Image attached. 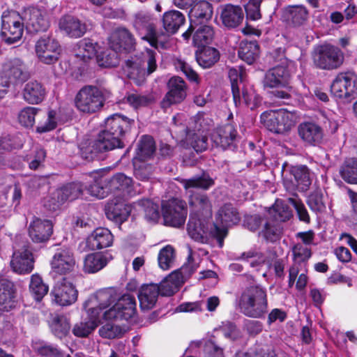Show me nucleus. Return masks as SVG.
I'll list each match as a JSON object with an SVG mask.
<instances>
[{"mask_svg":"<svg viewBox=\"0 0 357 357\" xmlns=\"http://www.w3.org/2000/svg\"><path fill=\"white\" fill-rule=\"evenodd\" d=\"M24 31V18L15 10H6L1 15L0 36L6 43L13 44L19 41Z\"/></svg>","mask_w":357,"mask_h":357,"instance_id":"6e6552de","label":"nucleus"},{"mask_svg":"<svg viewBox=\"0 0 357 357\" xmlns=\"http://www.w3.org/2000/svg\"><path fill=\"white\" fill-rule=\"evenodd\" d=\"M107 217L114 222L121 224L130 215L131 208L121 197H116L107 203L105 208Z\"/></svg>","mask_w":357,"mask_h":357,"instance_id":"5701e85b","label":"nucleus"},{"mask_svg":"<svg viewBox=\"0 0 357 357\" xmlns=\"http://www.w3.org/2000/svg\"><path fill=\"white\" fill-rule=\"evenodd\" d=\"M185 142L197 153L206 150L208 147V138L200 131L187 130Z\"/></svg>","mask_w":357,"mask_h":357,"instance_id":"a18cd8bd","label":"nucleus"},{"mask_svg":"<svg viewBox=\"0 0 357 357\" xmlns=\"http://www.w3.org/2000/svg\"><path fill=\"white\" fill-rule=\"evenodd\" d=\"M105 98L103 92L96 86H85L77 93L75 103L82 113L93 114L100 111L104 106Z\"/></svg>","mask_w":357,"mask_h":357,"instance_id":"423d86ee","label":"nucleus"},{"mask_svg":"<svg viewBox=\"0 0 357 357\" xmlns=\"http://www.w3.org/2000/svg\"><path fill=\"white\" fill-rule=\"evenodd\" d=\"M134 175L140 181H147L152 175L153 168L144 160L133 159Z\"/></svg>","mask_w":357,"mask_h":357,"instance_id":"13d9d810","label":"nucleus"},{"mask_svg":"<svg viewBox=\"0 0 357 357\" xmlns=\"http://www.w3.org/2000/svg\"><path fill=\"white\" fill-rule=\"evenodd\" d=\"M105 183L108 195L116 192L123 193L125 191L129 192V188L132 183V179L123 174L119 173L112 177L105 176Z\"/></svg>","mask_w":357,"mask_h":357,"instance_id":"e433bc0d","label":"nucleus"},{"mask_svg":"<svg viewBox=\"0 0 357 357\" xmlns=\"http://www.w3.org/2000/svg\"><path fill=\"white\" fill-rule=\"evenodd\" d=\"M37 115H42L39 109L33 107H26L20 112L18 120L23 126L31 128L33 126L35 118Z\"/></svg>","mask_w":357,"mask_h":357,"instance_id":"6e6d98bb","label":"nucleus"},{"mask_svg":"<svg viewBox=\"0 0 357 357\" xmlns=\"http://www.w3.org/2000/svg\"><path fill=\"white\" fill-rule=\"evenodd\" d=\"M123 70L128 77L138 86L143 84L148 76L142 59L138 57H132L130 59H128L125 63Z\"/></svg>","mask_w":357,"mask_h":357,"instance_id":"cd10ccee","label":"nucleus"},{"mask_svg":"<svg viewBox=\"0 0 357 357\" xmlns=\"http://www.w3.org/2000/svg\"><path fill=\"white\" fill-rule=\"evenodd\" d=\"M220 18L222 24L228 28H236L241 24L244 14L240 6L226 4L221 6Z\"/></svg>","mask_w":357,"mask_h":357,"instance_id":"c756f323","label":"nucleus"},{"mask_svg":"<svg viewBox=\"0 0 357 357\" xmlns=\"http://www.w3.org/2000/svg\"><path fill=\"white\" fill-rule=\"evenodd\" d=\"M204 351L208 357H225L224 348L212 340L204 342Z\"/></svg>","mask_w":357,"mask_h":357,"instance_id":"e2e57ef3","label":"nucleus"},{"mask_svg":"<svg viewBox=\"0 0 357 357\" xmlns=\"http://www.w3.org/2000/svg\"><path fill=\"white\" fill-rule=\"evenodd\" d=\"M288 202L282 199H277L274 205L269 209V214L279 222H285L292 216L291 210L288 206Z\"/></svg>","mask_w":357,"mask_h":357,"instance_id":"de8ad7c7","label":"nucleus"},{"mask_svg":"<svg viewBox=\"0 0 357 357\" xmlns=\"http://www.w3.org/2000/svg\"><path fill=\"white\" fill-rule=\"evenodd\" d=\"M307 204L312 211L317 212L323 211L326 208L323 200V195L318 191L313 192L310 195L307 199Z\"/></svg>","mask_w":357,"mask_h":357,"instance_id":"0e129e2a","label":"nucleus"},{"mask_svg":"<svg viewBox=\"0 0 357 357\" xmlns=\"http://www.w3.org/2000/svg\"><path fill=\"white\" fill-rule=\"evenodd\" d=\"M123 70L128 77L138 86L143 84L148 76L142 59L138 57H132L130 59H128L125 63Z\"/></svg>","mask_w":357,"mask_h":357,"instance_id":"c85d7f7f","label":"nucleus"},{"mask_svg":"<svg viewBox=\"0 0 357 357\" xmlns=\"http://www.w3.org/2000/svg\"><path fill=\"white\" fill-rule=\"evenodd\" d=\"M51 328L56 336L62 338L67 335L70 331V326L66 317L63 316H56L52 321Z\"/></svg>","mask_w":357,"mask_h":357,"instance_id":"4d7b16f0","label":"nucleus"},{"mask_svg":"<svg viewBox=\"0 0 357 357\" xmlns=\"http://www.w3.org/2000/svg\"><path fill=\"white\" fill-rule=\"evenodd\" d=\"M291 80V75L287 67L277 66L270 69L265 75L264 83L270 88L284 87L287 89Z\"/></svg>","mask_w":357,"mask_h":357,"instance_id":"4be33fe9","label":"nucleus"},{"mask_svg":"<svg viewBox=\"0 0 357 357\" xmlns=\"http://www.w3.org/2000/svg\"><path fill=\"white\" fill-rule=\"evenodd\" d=\"M135 38L132 33L125 27H117L114 29L109 37V47L114 50L112 57L114 60L108 61L100 63L98 59L99 65L104 67H112L117 65V54L118 52L122 51H131L135 47Z\"/></svg>","mask_w":357,"mask_h":357,"instance_id":"0eeeda50","label":"nucleus"},{"mask_svg":"<svg viewBox=\"0 0 357 357\" xmlns=\"http://www.w3.org/2000/svg\"><path fill=\"white\" fill-rule=\"evenodd\" d=\"M228 75L231 82L234 102L236 106H237L238 105H240L241 102V93L238 84V82H241L243 80V72L241 68H233L229 69Z\"/></svg>","mask_w":357,"mask_h":357,"instance_id":"8fccbe9b","label":"nucleus"},{"mask_svg":"<svg viewBox=\"0 0 357 357\" xmlns=\"http://www.w3.org/2000/svg\"><path fill=\"white\" fill-rule=\"evenodd\" d=\"M15 289L13 283L0 278V310L9 311L15 306Z\"/></svg>","mask_w":357,"mask_h":357,"instance_id":"473e14b6","label":"nucleus"},{"mask_svg":"<svg viewBox=\"0 0 357 357\" xmlns=\"http://www.w3.org/2000/svg\"><path fill=\"white\" fill-rule=\"evenodd\" d=\"M107 264V259L100 253H93L86 256L84 261V271L93 273L101 270Z\"/></svg>","mask_w":357,"mask_h":357,"instance_id":"49530a36","label":"nucleus"},{"mask_svg":"<svg viewBox=\"0 0 357 357\" xmlns=\"http://www.w3.org/2000/svg\"><path fill=\"white\" fill-rule=\"evenodd\" d=\"M126 102L135 109L146 107L153 102L151 96L138 93H129L126 97Z\"/></svg>","mask_w":357,"mask_h":357,"instance_id":"bf43d9fd","label":"nucleus"},{"mask_svg":"<svg viewBox=\"0 0 357 357\" xmlns=\"http://www.w3.org/2000/svg\"><path fill=\"white\" fill-rule=\"evenodd\" d=\"M75 266V259L72 250L66 247L59 248L56 250L51 260L52 273L66 275L73 271Z\"/></svg>","mask_w":357,"mask_h":357,"instance_id":"4468645a","label":"nucleus"},{"mask_svg":"<svg viewBox=\"0 0 357 357\" xmlns=\"http://www.w3.org/2000/svg\"><path fill=\"white\" fill-rule=\"evenodd\" d=\"M185 21L184 15L178 10H172L163 14V27L170 33H175L184 24Z\"/></svg>","mask_w":357,"mask_h":357,"instance_id":"a19ab883","label":"nucleus"},{"mask_svg":"<svg viewBox=\"0 0 357 357\" xmlns=\"http://www.w3.org/2000/svg\"><path fill=\"white\" fill-rule=\"evenodd\" d=\"M181 183L189 194V204L192 210L204 217L211 216L212 205L208 196L195 192L194 188L208 190L214 185L213 179L208 174L203 173L189 179H183Z\"/></svg>","mask_w":357,"mask_h":357,"instance_id":"7ed1b4c3","label":"nucleus"},{"mask_svg":"<svg viewBox=\"0 0 357 357\" xmlns=\"http://www.w3.org/2000/svg\"><path fill=\"white\" fill-rule=\"evenodd\" d=\"M162 213L165 225L180 227L184 225L188 208L186 203L178 198H172L162 202Z\"/></svg>","mask_w":357,"mask_h":357,"instance_id":"9b49d317","label":"nucleus"},{"mask_svg":"<svg viewBox=\"0 0 357 357\" xmlns=\"http://www.w3.org/2000/svg\"><path fill=\"white\" fill-rule=\"evenodd\" d=\"M98 43H93L90 39H84L79 43V48L83 51V57L91 59L95 56L98 52Z\"/></svg>","mask_w":357,"mask_h":357,"instance_id":"774afa93","label":"nucleus"},{"mask_svg":"<svg viewBox=\"0 0 357 357\" xmlns=\"http://www.w3.org/2000/svg\"><path fill=\"white\" fill-rule=\"evenodd\" d=\"M160 287L155 284H143L139 289L137 296L142 310L153 308L160 294Z\"/></svg>","mask_w":357,"mask_h":357,"instance_id":"2f4dec72","label":"nucleus"},{"mask_svg":"<svg viewBox=\"0 0 357 357\" xmlns=\"http://www.w3.org/2000/svg\"><path fill=\"white\" fill-rule=\"evenodd\" d=\"M33 257L28 244L15 250L10 261L13 270L20 274L30 273L33 268Z\"/></svg>","mask_w":357,"mask_h":357,"instance_id":"a211bd4d","label":"nucleus"},{"mask_svg":"<svg viewBox=\"0 0 357 357\" xmlns=\"http://www.w3.org/2000/svg\"><path fill=\"white\" fill-rule=\"evenodd\" d=\"M212 15V5L206 1H200L195 3L189 13L192 26L204 24L211 19Z\"/></svg>","mask_w":357,"mask_h":357,"instance_id":"7c9ffc66","label":"nucleus"},{"mask_svg":"<svg viewBox=\"0 0 357 357\" xmlns=\"http://www.w3.org/2000/svg\"><path fill=\"white\" fill-rule=\"evenodd\" d=\"M260 119L264 126L277 134H284L294 126L293 114L285 109L266 111Z\"/></svg>","mask_w":357,"mask_h":357,"instance_id":"1a4fd4ad","label":"nucleus"},{"mask_svg":"<svg viewBox=\"0 0 357 357\" xmlns=\"http://www.w3.org/2000/svg\"><path fill=\"white\" fill-rule=\"evenodd\" d=\"M114 301L112 291L107 289L91 295L84 303V307L87 308L91 319L75 324L73 333L78 337H87L100 324L99 311L109 307Z\"/></svg>","mask_w":357,"mask_h":357,"instance_id":"f03ea898","label":"nucleus"},{"mask_svg":"<svg viewBox=\"0 0 357 357\" xmlns=\"http://www.w3.org/2000/svg\"><path fill=\"white\" fill-rule=\"evenodd\" d=\"M298 133L301 139L311 146H317L321 143L324 138L322 128L316 123L306 121L298 126Z\"/></svg>","mask_w":357,"mask_h":357,"instance_id":"412c9836","label":"nucleus"},{"mask_svg":"<svg viewBox=\"0 0 357 357\" xmlns=\"http://www.w3.org/2000/svg\"><path fill=\"white\" fill-rule=\"evenodd\" d=\"M308 10L301 5L289 6L283 11L284 19L294 26L303 25L308 19Z\"/></svg>","mask_w":357,"mask_h":357,"instance_id":"c9c22d12","label":"nucleus"},{"mask_svg":"<svg viewBox=\"0 0 357 357\" xmlns=\"http://www.w3.org/2000/svg\"><path fill=\"white\" fill-rule=\"evenodd\" d=\"M291 173L296 182V188L301 192L307 191L312 181V173L305 165L293 167Z\"/></svg>","mask_w":357,"mask_h":357,"instance_id":"4c0bfd02","label":"nucleus"},{"mask_svg":"<svg viewBox=\"0 0 357 357\" xmlns=\"http://www.w3.org/2000/svg\"><path fill=\"white\" fill-rule=\"evenodd\" d=\"M294 197H289L287 200L296 209L300 220L309 223L310 218L306 208L301 201L298 198L296 194L293 193Z\"/></svg>","mask_w":357,"mask_h":357,"instance_id":"052dcab7","label":"nucleus"},{"mask_svg":"<svg viewBox=\"0 0 357 357\" xmlns=\"http://www.w3.org/2000/svg\"><path fill=\"white\" fill-rule=\"evenodd\" d=\"M187 231L189 236L195 241H204L205 231L199 219L190 217L188 223Z\"/></svg>","mask_w":357,"mask_h":357,"instance_id":"5fc2aeb1","label":"nucleus"},{"mask_svg":"<svg viewBox=\"0 0 357 357\" xmlns=\"http://www.w3.org/2000/svg\"><path fill=\"white\" fill-rule=\"evenodd\" d=\"M169 91L161 101V107L167 109L172 105L183 102L187 96V85L179 77H172L167 83Z\"/></svg>","mask_w":357,"mask_h":357,"instance_id":"2eb2a0df","label":"nucleus"},{"mask_svg":"<svg viewBox=\"0 0 357 357\" xmlns=\"http://www.w3.org/2000/svg\"><path fill=\"white\" fill-rule=\"evenodd\" d=\"M175 259V250L171 245H166L162 248L158 256V265L162 270L169 269Z\"/></svg>","mask_w":357,"mask_h":357,"instance_id":"603ef678","label":"nucleus"},{"mask_svg":"<svg viewBox=\"0 0 357 357\" xmlns=\"http://www.w3.org/2000/svg\"><path fill=\"white\" fill-rule=\"evenodd\" d=\"M219 218L223 224L222 227L213 225L211 230V235L217 238L220 247L223 245V240L227 234V226L237 224L240 217L236 209L230 204H226L218 211Z\"/></svg>","mask_w":357,"mask_h":357,"instance_id":"ddd939ff","label":"nucleus"},{"mask_svg":"<svg viewBox=\"0 0 357 357\" xmlns=\"http://www.w3.org/2000/svg\"><path fill=\"white\" fill-rule=\"evenodd\" d=\"M281 228L280 225L272 222H266L262 230L263 236L266 240L271 242L276 241L279 238Z\"/></svg>","mask_w":357,"mask_h":357,"instance_id":"680f3d73","label":"nucleus"},{"mask_svg":"<svg viewBox=\"0 0 357 357\" xmlns=\"http://www.w3.org/2000/svg\"><path fill=\"white\" fill-rule=\"evenodd\" d=\"M292 252L294 261L299 263L307 261L312 255L310 249L301 243H297L293 247Z\"/></svg>","mask_w":357,"mask_h":357,"instance_id":"338daca9","label":"nucleus"},{"mask_svg":"<svg viewBox=\"0 0 357 357\" xmlns=\"http://www.w3.org/2000/svg\"><path fill=\"white\" fill-rule=\"evenodd\" d=\"M59 26L66 35L74 38L83 36L87 30L85 23L71 15L62 16L59 20Z\"/></svg>","mask_w":357,"mask_h":357,"instance_id":"393cba45","label":"nucleus"},{"mask_svg":"<svg viewBox=\"0 0 357 357\" xmlns=\"http://www.w3.org/2000/svg\"><path fill=\"white\" fill-rule=\"evenodd\" d=\"M103 173L102 171L93 172L94 181L88 188L89 193L98 199H103L108 195L107 188H105V176Z\"/></svg>","mask_w":357,"mask_h":357,"instance_id":"c03bdc74","label":"nucleus"},{"mask_svg":"<svg viewBox=\"0 0 357 357\" xmlns=\"http://www.w3.org/2000/svg\"><path fill=\"white\" fill-rule=\"evenodd\" d=\"M134 26L142 35V40L148 41L152 47L158 48L159 43L155 25L150 16L138 14L134 22Z\"/></svg>","mask_w":357,"mask_h":357,"instance_id":"6ab92c4d","label":"nucleus"},{"mask_svg":"<svg viewBox=\"0 0 357 357\" xmlns=\"http://www.w3.org/2000/svg\"><path fill=\"white\" fill-rule=\"evenodd\" d=\"M51 294L55 303L61 306L71 305L77 298V291L66 278H62L61 281H57Z\"/></svg>","mask_w":357,"mask_h":357,"instance_id":"f3484780","label":"nucleus"},{"mask_svg":"<svg viewBox=\"0 0 357 357\" xmlns=\"http://www.w3.org/2000/svg\"><path fill=\"white\" fill-rule=\"evenodd\" d=\"M155 151V142L152 137L145 135L138 143L135 160H146L151 158Z\"/></svg>","mask_w":357,"mask_h":357,"instance_id":"37998d69","label":"nucleus"},{"mask_svg":"<svg viewBox=\"0 0 357 357\" xmlns=\"http://www.w3.org/2000/svg\"><path fill=\"white\" fill-rule=\"evenodd\" d=\"M331 93L337 98L350 101L357 96V75L354 72H342L337 75L331 85Z\"/></svg>","mask_w":357,"mask_h":357,"instance_id":"9d476101","label":"nucleus"},{"mask_svg":"<svg viewBox=\"0 0 357 357\" xmlns=\"http://www.w3.org/2000/svg\"><path fill=\"white\" fill-rule=\"evenodd\" d=\"M259 47L257 41H242L238 50L239 57L248 64H252L258 58Z\"/></svg>","mask_w":357,"mask_h":357,"instance_id":"79ce46f5","label":"nucleus"},{"mask_svg":"<svg viewBox=\"0 0 357 357\" xmlns=\"http://www.w3.org/2000/svg\"><path fill=\"white\" fill-rule=\"evenodd\" d=\"M30 291L37 301H40L48 292V287L38 275H33L29 285Z\"/></svg>","mask_w":357,"mask_h":357,"instance_id":"864d4df0","label":"nucleus"},{"mask_svg":"<svg viewBox=\"0 0 357 357\" xmlns=\"http://www.w3.org/2000/svg\"><path fill=\"white\" fill-rule=\"evenodd\" d=\"M238 306L241 312L248 317H263L268 311L266 290L259 286L248 287L239 298Z\"/></svg>","mask_w":357,"mask_h":357,"instance_id":"20e7f679","label":"nucleus"},{"mask_svg":"<svg viewBox=\"0 0 357 357\" xmlns=\"http://www.w3.org/2000/svg\"><path fill=\"white\" fill-rule=\"evenodd\" d=\"M195 56L197 63L204 68H211L220 59L218 50L211 47H202L196 51Z\"/></svg>","mask_w":357,"mask_h":357,"instance_id":"58836bf2","label":"nucleus"},{"mask_svg":"<svg viewBox=\"0 0 357 357\" xmlns=\"http://www.w3.org/2000/svg\"><path fill=\"white\" fill-rule=\"evenodd\" d=\"M3 70L13 84L26 81L31 76L24 63L18 58L6 61Z\"/></svg>","mask_w":357,"mask_h":357,"instance_id":"aec40b11","label":"nucleus"},{"mask_svg":"<svg viewBox=\"0 0 357 357\" xmlns=\"http://www.w3.org/2000/svg\"><path fill=\"white\" fill-rule=\"evenodd\" d=\"M236 130L231 123L218 128L211 135V140L216 146L223 149L230 146L236 138Z\"/></svg>","mask_w":357,"mask_h":357,"instance_id":"72a5a7b5","label":"nucleus"},{"mask_svg":"<svg viewBox=\"0 0 357 357\" xmlns=\"http://www.w3.org/2000/svg\"><path fill=\"white\" fill-rule=\"evenodd\" d=\"M192 36L193 44L198 47H206L210 44L215 36V31L212 26L208 24H199L195 26Z\"/></svg>","mask_w":357,"mask_h":357,"instance_id":"ea45409f","label":"nucleus"},{"mask_svg":"<svg viewBox=\"0 0 357 357\" xmlns=\"http://www.w3.org/2000/svg\"><path fill=\"white\" fill-rule=\"evenodd\" d=\"M26 26L31 31L39 32L45 31L49 26V21L46 17L45 13L38 8H31L24 11V15L22 16Z\"/></svg>","mask_w":357,"mask_h":357,"instance_id":"a878e982","label":"nucleus"},{"mask_svg":"<svg viewBox=\"0 0 357 357\" xmlns=\"http://www.w3.org/2000/svg\"><path fill=\"white\" fill-rule=\"evenodd\" d=\"M53 231L51 221L35 218L29 226V235L33 242L47 241Z\"/></svg>","mask_w":357,"mask_h":357,"instance_id":"b1692460","label":"nucleus"},{"mask_svg":"<svg viewBox=\"0 0 357 357\" xmlns=\"http://www.w3.org/2000/svg\"><path fill=\"white\" fill-rule=\"evenodd\" d=\"M22 98L29 104L40 103L45 98L46 90L43 84L37 80L27 82L22 91Z\"/></svg>","mask_w":357,"mask_h":357,"instance_id":"bb28decb","label":"nucleus"},{"mask_svg":"<svg viewBox=\"0 0 357 357\" xmlns=\"http://www.w3.org/2000/svg\"><path fill=\"white\" fill-rule=\"evenodd\" d=\"M340 174L342 178L349 183H357V160L349 158L340 167Z\"/></svg>","mask_w":357,"mask_h":357,"instance_id":"09e8293b","label":"nucleus"},{"mask_svg":"<svg viewBox=\"0 0 357 357\" xmlns=\"http://www.w3.org/2000/svg\"><path fill=\"white\" fill-rule=\"evenodd\" d=\"M136 312L137 303L135 296L124 294L103 313L102 317L107 321L128 320L135 315Z\"/></svg>","mask_w":357,"mask_h":357,"instance_id":"f8f14e48","label":"nucleus"},{"mask_svg":"<svg viewBox=\"0 0 357 357\" xmlns=\"http://www.w3.org/2000/svg\"><path fill=\"white\" fill-rule=\"evenodd\" d=\"M113 236L106 228H98L87 238V245L91 250H100L110 246Z\"/></svg>","mask_w":357,"mask_h":357,"instance_id":"f704fd0d","label":"nucleus"},{"mask_svg":"<svg viewBox=\"0 0 357 357\" xmlns=\"http://www.w3.org/2000/svg\"><path fill=\"white\" fill-rule=\"evenodd\" d=\"M344 61V54L337 46L326 43L319 46L313 54L315 66L325 70H334L340 68Z\"/></svg>","mask_w":357,"mask_h":357,"instance_id":"39448f33","label":"nucleus"},{"mask_svg":"<svg viewBox=\"0 0 357 357\" xmlns=\"http://www.w3.org/2000/svg\"><path fill=\"white\" fill-rule=\"evenodd\" d=\"M133 123V120L120 114L108 117L104 130L98 134L96 139L81 147L82 158L89 161L99 160L100 153L123 148L122 137L130 131Z\"/></svg>","mask_w":357,"mask_h":357,"instance_id":"f257e3e1","label":"nucleus"},{"mask_svg":"<svg viewBox=\"0 0 357 357\" xmlns=\"http://www.w3.org/2000/svg\"><path fill=\"white\" fill-rule=\"evenodd\" d=\"M35 48L39 59L46 64L55 63L61 51L58 41L50 37L40 38L36 42Z\"/></svg>","mask_w":357,"mask_h":357,"instance_id":"dca6fc26","label":"nucleus"},{"mask_svg":"<svg viewBox=\"0 0 357 357\" xmlns=\"http://www.w3.org/2000/svg\"><path fill=\"white\" fill-rule=\"evenodd\" d=\"M139 204L144 207L145 217L147 220L156 221L159 218L158 205L149 199L140 201Z\"/></svg>","mask_w":357,"mask_h":357,"instance_id":"69168bd1","label":"nucleus"},{"mask_svg":"<svg viewBox=\"0 0 357 357\" xmlns=\"http://www.w3.org/2000/svg\"><path fill=\"white\" fill-rule=\"evenodd\" d=\"M56 190L66 202L78 198L82 192V186L79 183H70Z\"/></svg>","mask_w":357,"mask_h":357,"instance_id":"3c124183","label":"nucleus"}]
</instances>
